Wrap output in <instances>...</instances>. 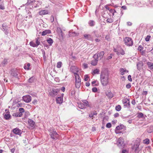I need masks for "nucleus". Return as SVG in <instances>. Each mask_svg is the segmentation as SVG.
<instances>
[{
  "mask_svg": "<svg viewBox=\"0 0 153 153\" xmlns=\"http://www.w3.org/2000/svg\"><path fill=\"white\" fill-rule=\"evenodd\" d=\"M105 39L108 41H109L110 40V36L108 35H107L105 36Z\"/></svg>",
  "mask_w": 153,
  "mask_h": 153,
  "instance_id": "44",
  "label": "nucleus"
},
{
  "mask_svg": "<svg viewBox=\"0 0 153 153\" xmlns=\"http://www.w3.org/2000/svg\"><path fill=\"white\" fill-rule=\"evenodd\" d=\"M93 73L94 74H98L99 73V70L98 69H96L93 71Z\"/></svg>",
  "mask_w": 153,
  "mask_h": 153,
  "instance_id": "33",
  "label": "nucleus"
},
{
  "mask_svg": "<svg viewBox=\"0 0 153 153\" xmlns=\"http://www.w3.org/2000/svg\"><path fill=\"white\" fill-rule=\"evenodd\" d=\"M0 9L2 10H4V6L3 4H0Z\"/></svg>",
  "mask_w": 153,
  "mask_h": 153,
  "instance_id": "55",
  "label": "nucleus"
},
{
  "mask_svg": "<svg viewBox=\"0 0 153 153\" xmlns=\"http://www.w3.org/2000/svg\"><path fill=\"white\" fill-rule=\"evenodd\" d=\"M4 31V32L5 34L7 35H8L9 32L8 29L6 30H5Z\"/></svg>",
  "mask_w": 153,
  "mask_h": 153,
  "instance_id": "49",
  "label": "nucleus"
},
{
  "mask_svg": "<svg viewBox=\"0 0 153 153\" xmlns=\"http://www.w3.org/2000/svg\"><path fill=\"white\" fill-rule=\"evenodd\" d=\"M65 88L64 87H62L61 90L63 91L64 92L65 91Z\"/></svg>",
  "mask_w": 153,
  "mask_h": 153,
  "instance_id": "64",
  "label": "nucleus"
},
{
  "mask_svg": "<svg viewBox=\"0 0 153 153\" xmlns=\"http://www.w3.org/2000/svg\"><path fill=\"white\" fill-rule=\"evenodd\" d=\"M140 144V142L138 140H136L134 145L132 147V149H135L134 151L135 152H137L138 153L139 152V146Z\"/></svg>",
  "mask_w": 153,
  "mask_h": 153,
  "instance_id": "6",
  "label": "nucleus"
},
{
  "mask_svg": "<svg viewBox=\"0 0 153 153\" xmlns=\"http://www.w3.org/2000/svg\"><path fill=\"white\" fill-rule=\"evenodd\" d=\"M109 11L110 12L112 13V16H114V13L116 12L115 10L113 9H110Z\"/></svg>",
  "mask_w": 153,
  "mask_h": 153,
  "instance_id": "35",
  "label": "nucleus"
},
{
  "mask_svg": "<svg viewBox=\"0 0 153 153\" xmlns=\"http://www.w3.org/2000/svg\"><path fill=\"white\" fill-rule=\"evenodd\" d=\"M58 90L56 89H53L52 91L49 93L50 95L53 97H54L57 95Z\"/></svg>",
  "mask_w": 153,
  "mask_h": 153,
  "instance_id": "11",
  "label": "nucleus"
},
{
  "mask_svg": "<svg viewBox=\"0 0 153 153\" xmlns=\"http://www.w3.org/2000/svg\"><path fill=\"white\" fill-rule=\"evenodd\" d=\"M104 54V52L102 51L97 54H95L93 57L94 58H97V60H99L102 58Z\"/></svg>",
  "mask_w": 153,
  "mask_h": 153,
  "instance_id": "5",
  "label": "nucleus"
},
{
  "mask_svg": "<svg viewBox=\"0 0 153 153\" xmlns=\"http://www.w3.org/2000/svg\"><path fill=\"white\" fill-rule=\"evenodd\" d=\"M31 13L30 11H29V12H28L27 14H28V16L25 17L26 19H27V18H30L32 16H31Z\"/></svg>",
  "mask_w": 153,
  "mask_h": 153,
  "instance_id": "41",
  "label": "nucleus"
},
{
  "mask_svg": "<svg viewBox=\"0 0 153 153\" xmlns=\"http://www.w3.org/2000/svg\"><path fill=\"white\" fill-rule=\"evenodd\" d=\"M50 21L51 22H53L54 21V17L53 16H51V17Z\"/></svg>",
  "mask_w": 153,
  "mask_h": 153,
  "instance_id": "53",
  "label": "nucleus"
},
{
  "mask_svg": "<svg viewBox=\"0 0 153 153\" xmlns=\"http://www.w3.org/2000/svg\"><path fill=\"white\" fill-rule=\"evenodd\" d=\"M88 24L90 26L93 27L95 25V22L93 20H91L89 21L88 22Z\"/></svg>",
  "mask_w": 153,
  "mask_h": 153,
  "instance_id": "22",
  "label": "nucleus"
},
{
  "mask_svg": "<svg viewBox=\"0 0 153 153\" xmlns=\"http://www.w3.org/2000/svg\"><path fill=\"white\" fill-rule=\"evenodd\" d=\"M131 87V85L130 83H129L128 84H127L126 85V88H127L129 89Z\"/></svg>",
  "mask_w": 153,
  "mask_h": 153,
  "instance_id": "52",
  "label": "nucleus"
},
{
  "mask_svg": "<svg viewBox=\"0 0 153 153\" xmlns=\"http://www.w3.org/2000/svg\"><path fill=\"white\" fill-rule=\"evenodd\" d=\"M34 78L33 77L30 78L28 80V81L29 82H32L34 81Z\"/></svg>",
  "mask_w": 153,
  "mask_h": 153,
  "instance_id": "37",
  "label": "nucleus"
},
{
  "mask_svg": "<svg viewBox=\"0 0 153 153\" xmlns=\"http://www.w3.org/2000/svg\"><path fill=\"white\" fill-rule=\"evenodd\" d=\"M19 111L20 112H21L22 113L24 112V109L23 108H19Z\"/></svg>",
  "mask_w": 153,
  "mask_h": 153,
  "instance_id": "47",
  "label": "nucleus"
},
{
  "mask_svg": "<svg viewBox=\"0 0 153 153\" xmlns=\"http://www.w3.org/2000/svg\"><path fill=\"white\" fill-rule=\"evenodd\" d=\"M48 11L45 10H41L39 12V14L41 15L47 14H48Z\"/></svg>",
  "mask_w": 153,
  "mask_h": 153,
  "instance_id": "16",
  "label": "nucleus"
},
{
  "mask_svg": "<svg viewBox=\"0 0 153 153\" xmlns=\"http://www.w3.org/2000/svg\"><path fill=\"white\" fill-rule=\"evenodd\" d=\"M47 41L48 43L50 45H51L53 43V41L52 39H51V38H48L47 40Z\"/></svg>",
  "mask_w": 153,
  "mask_h": 153,
  "instance_id": "28",
  "label": "nucleus"
},
{
  "mask_svg": "<svg viewBox=\"0 0 153 153\" xmlns=\"http://www.w3.org/2000/svg\"><path fill=\"white\" fill-rule=\"evenodd\" d=\"M143 116V113L141 112H140L138 113L137 117L139 118H142Z\"/></svg>",
  "mask_w": 153,
  "mask_h": 153,
  "instance_id": "39",
  "label": "nucleus"
},
{
  "mask_svg": "<svg viewBox=\"0 0 153 153\" xmlns=\"http://www.w3.org/2000/svg\"><path fill=\"white\" fill-rule=\"evenodd\" d=\"M35 1V0H28L27 3L30 4V3L33 2Z\"/></svg>",
  "mask_w": 153,
  "mask_h": 153,
  "instance_id": "56",
  "label": "nucleus"
},
{
  "mask_svg": "<svg viewBox=\"0 0 153 153\" xmlns=\"http://www.w3.org/2000/svg\"><path fill=\"white\" fill-rule=\"evenodd\" d=\"M128 80L130 81L131 82L132 81V79L131 78V76L130 75H129L128 76Z\"/></svg>",
  "mask_w": 153,
  "mask_h": 153,
  "instance_id": "48",
  "label": "nucleus"
},
{
  "mask_svg": "<svg viewBox=\"0 0 153 153\" xmlns=\"http://www.w3.org/2000/svg\"><path fill=\"white\" fill-rule=\"evenodd\" d=\"M120 54L122 55H124L125 54V51L123 49H121Z\"/></svg>",
  "mask_w": 153,
  "mask_h": 153,
  "instance_id": "51",
  "label": "nucleus"
},
{
  "mask_svg": "<svg viewBox=\"0 0 153 153\" xmlns=\"http://www.w3.org/2000/svg\"><path fill=\"white\" fill-rule=\"evenodd\" d=\"M106 22L108 23H112L113 22V20L111 18H108L106 20Z\"/></svg>",
  "mask_w": 153,
  "mask_h": 153,
  "instance_id": "38",
  "label": "nucleus"
},
{
  "mask_svg": "<svg viewBox=\"0 0 153 153\" xmlns=\"http://www.w3.org/2000/svg\"><path fill=\"white\" fill-rule=\"evenodd\" d=\"M92 91L94 92H96L97 91V89L96 87H94L92 88Z\"/></svg>",
  "mask_w": 153,
  "mask_h": 153,
  "instance_id": "50",
  "label": "nucleus"
},
{
  "mask_svg": "<svg viewBox=\"0 0 153 153\" xmlns=\"http://www.w3.org/2000/svg\"><path fill=\"white\" fill-rule=\"evenodd\" d=\"M30 66V63L27 64V70H29V69H30L29 67Z\"/></svg>",
  "mask_w": 153,
  "mask_h": 153,
  "instance_id": "59",
  "label": "nucleus"
},
{
  "mask_svg": "<svg viewBox=\"0 0 153 153\" xmlns=\"http://www.w3.org/2000/svg\"><path fill=\"white\" fill-rule=\"evenodd\" d=\"M137 68L138 70H140L142 68L143 66V63L142 62H140L137 63Z\"/></svg>",
  "mask_w": 153,
  "mask_h": 153,
  "instance_id": "13",
  "label": "nucleus"
},
{
  "mask_svg": "<svg viewBox=\"0 0 153 153\" xmlns=\"http://www.w3.org/2000/svg\"><path fill=\"white\" fill-rule=\"evenodd\" d=\"M28 122L29 126L32 129L34 128L35 127V122L32 120L29 119Z\"/></svg>",
  "mask_w": 153,
  "mask_h": 153,
  "instance_id": "8",
  "label": "nucleus"
},
{
  "mask_svg": "<svg viewBox=\"0 0 153 153\" xmlns=\"http://www.w3.org/2000/svg\"><path fill=\"white\" fill-rule=\"evenodd\" d=\"M125 44L128 46H131L133 45V42L132 39L129 37H125L124 39Z\"/></svg>",
  "mask_w": 153,
  "mask_h": 153,
  "instance_id": "4",
  "label": "nucleus"
},
{
  "mask_svg": "<svg viewBox=\"0 0 153 153\" xmlns=\"http://www.w3.org/2000/svg\"><path fill=\"white\" fill-rule=\"evenodd\" d=\"M12 131L16 135H21L22 134L21 130L17 128H16L13 129V130Z\"/></svg>",
  "mask_w": 153,
  "mask_h": 153,
  "instance_id": "10",
  "label": "nucleus"
},
{
  "mask_svg": "<svg viewBox=\"0 0 153 153\" xmlns=\"http://www.w3.org/2000/svg\"><path fill=\"white\" fill-rule=\"evenodd\" d=\"M11 75L15 77L16 78H18V74L16 71L13 70L11 71Z\"/></svg>",
  "mask_w": 153,
  "mask_h": 153,
  "instance_id": "18",
  "label": "nucleus"
},
{
  "mask_svg": "<svg viewBox=\"0 0 153 153\" xmlns=\"http://www.w3.org/2000/svg\"><path fill=\"white\" fill-rule=\"evenodd\" d=\"M2 30L3 31L5 30H6L8 29V27L7 25H6L5 24H3L2 25Z\"/></svg>",
  "mask_w": 153,
  "mask_h": 153,
  "instance_id": "24",
  "label": "nucleus"
},
{
  "mask_svg": "<svg viewBox=\"0 0 153 153\" xmlns=\"http://www.w3.org/2000/svg\"><path fill=\"white\" fill-rule=\"evenodd\" d=\"M84 80L85 81H87L88 80V79L89 78V77L88 76V75H85L84 76Z\"/></svg>",
  "mask_w": 153,
  "mask_h": 153,
  "instance_id": "43",
  "label": "nucleus"
},
{
  "mask_svg": "<svg viewBox=\"0 0 153 153\" xmlns=\"http://www.w3.org/2000/svg\"><path fill=\"white\" fill-rule=\"evenodd\" d=\"M123 128L122 126L120 125V126H118L116 127L115 129V132L116 133H118V131H117L118 130H120L121 129Z\"/></svg>",
  "mask_w": 153,
  "mask_h": 153,
  "instance_id": "25",
  "label": "nucleus"
},
{
  "mask_svg": "<svg viewBox=\"0 0 153 153\" xmlns=\"http://www.w3.org/2000/svg\"><path fill=\"white\" fill-rule=\"evenodd\" d=\"M56 102L57 103L61 104L62 103L63 101V97H58L56 99Z\"/></svg>",
  "mask_w": 153,
  "mask_h": 153,
  "instance_id": "15",
  "label": "nucleus"
},
{
  "mask_svg": "<svg viewBox=\"0 0 153 153\" xmlns=\"http://www.w3.org/2000/svg\"><path fill=\"white\" fill-rule=\"evenodd\" d=\"M17 113H18V117H21L22 115V114L21 112H18Z\"/></svg>",
  "mask_w": 153,
  "mask_h": 153,
  "instance_id": "54",
  "label": "nucleus"
},
{
  "mask_svg": "<svg viewBox=\"0 0 153 153\" xmlns=\"http://www.w3.org/2000/svg\"><path fill=\"white\" fill-rule=\"evenodd\" d=\"M82 103L84 104L85 106L89 107L88 102L86 100H83L82 101Z\"/></svg>",
  "mask_w": 153,
  "mask_h": 153,
  "instance_id": "29",
  "label": "nucleus"
},
{
  "mask_svg": "<svg viewBox=\"0 0 153 153\" xmlns=\"http://www.w3.org/2000/svg\"><path fill=\"white\" fill-rule=\"evenodd\" d=\"M4 117L5 119L8 120L11 117V116L9 114H5Z\"/></svg>",
  "mask_w": 153,
  "mask_h": 153,
  "instance_id": "27",
  "label": "nucleus"
},
{
  "mask_svg": "<svg viewBox=\"0 0 153 153\" xmlns=\"http://www.w3.org/2000/svg\"><path fill=\"white\" fill-rule=\"evenodd\" d=\"M111 123H108L106 125V127L108 128H110L111 127Z\"/></svg>",
  "mask_w": 153,
  "mask_h": 153,
  "instance_id": "45",
  "label": "nucleus"
},
{
  "mask_svg": "<svg viewBox=\"0 0 153 153\" xmlns=\"http://www.w3.org/2000/svg\"><path fill=\"white\" fill-rule=\"evenodd\" d=\"M115 109L117 111H120L121 109V107L120 105H119L116 106L115 107Z\"/></svg>",
  "mask_w": 153,
  "mask_h": 153,
  "instance_id": "36",
  "label": "nucleus"
},
{
  "mask_svg": "<svg viewBox=\"0 0 153 153\" xmlns=\"http://www.w3.org/2000/svg\"><path fill=\"white\" fill-rule=\"evenodd\" d=\"M149 140L148 139H146L144 140V143L146 144H148L149 143Z\"/></svg>",
  "mask_w": 153,
  "mask_h": 153,
  "instance_id": "40",
  "label": "nucleus"
},
{
  "mask_svg": "<svg viewBox=\"0 0 153 153\" xmlns=\"http://www.w3.org/2000/svg\"><path fill=\"white\" fill-rule=\"evenodd\" d=\"M143 49V47L141 45H139L138 48V50L141 52L142 50Z\"/></svg>",
  "mask_w": 153,
  "mask_h": 153,
  "instance_id": "42",
  "label": "nucleus"
},
{
  "mask_svg": "<svg viewBox=\"0 0 153 153\" xmlns=\"http://www.w3.org/2000/svg\"><path fill=\"white\" fill-rule=\"evenodd\" d=\"M85 85L87 86H89L90 85V83L88 82H86L85 83Z\"/></svg>",
  "mask_w": 153,
  "mask_h": 153,
  "instance_id": "62",
  "label": "nucleus"
},
{
  "mask_svg": "<svg viewBox=\"0 0 153 153\" xmlns=\"http://www.w3.org/2000/svg\"><path fill=\"white\" fill-rule=\"evenodd\" d=\"M49 135L51 136V138L53 139L54 140H56L57 139H59V135L53 129L51 130L50 131Z\"/></svg>",
  "mask_w": 153,
  "mask_h": 153,
  "instance_id": "2",
  "label": "nucleus"
},
{
  "mask_svg": "<svg viewBox=\"0 0 153 153\" xmlns=\"http://www.w3.org/2000/svg\"><path fill=\"white\" fill-rule=\"evenodd\" d=\"M109 75L107 74L101 73L100 75L101 82L103 86L107 85L109 82Z\"/></svg>",
  "mask_w": 153,
  "mask_h": 153,
  "instance_id": "1",
  "label": "nucleus"
},
{
  "mask_svg": "<svg viewBox=\"0 0 153 153\" xmlns=\"http://www.w3.org/2000/svg\"><path fill=\"white\" fill-rule=\"evenodd\" d=\"M62 65V62H57V67L58 68H60L61 67Z\"/></svg>",
  "mask_w": 153,
  "mask_h": 153,
  "instance_id": "32",
  "label": "nucleus"
},
{
  "mask_svg": "<svg viewBox=\"0 0 153 153\" xmlns=\"http://www.w3.org/2000/svg\"><path fill=\"white\" fill-rule=\"evenodd\" d=\"M24 101L26 102H29L31 101V97L30 95H27L23 97Z\"/></svg>",
  "mask_w": 153,
  "mask_h": 153,
  "instance_id": "9",
  "label": "nucleus"
},
{
  "mask_svg": "<svg viewBox=\"0 0 153 153\" xmlns=\"http://www.w3.org/2000/svg\"><path fill=\"white\" fill-rule=\"evenodd\" d=\"M74 74L75 77L76 84V88H79L81 85V79L79 75L76 73H74Z\"/></svg>",
  "mask_w": 153,
  "mask_h": 153,
  "instance_id": "3",
  "label": "nucleus"
},
{
  "mask_svg": "<svg viewBox=\"0 0 153 153\" xmlns=\"http://www.w3.org/2000/svg\"><path fill=\"white\" fill-rule=\"evenodd\" d=\"M106 95L109 98H111L113 96V94L111 92H107L106 93Z\"/></svg>",
  "mask_w": 153,
  "mask_h": 153,
  "instance_id": "23",
  "label": "nucleus"
},
{
  "mask_svg": "<svg viewBox=\"0 0 153 153\" xmlns=\"http://www.w3.org/2000/svg\"><path fill=\"white\" fill-rule=\"evenodd\" d=\"M39 39L38 38L37 39H36V44L37 45V46H38L39 45L40 43L39 41Z\"/></svg>",
  "mask_w": 153,
  "mask_h": 153,
  "instance_id": "34",
  "label": "nucleus"
},
{
  "mask_svg": "<svg viewBox=\"0 0 153 153\" xmlns=\"http://www.w3.org/2000/svg\"><path fill=\"white\" fill-rule=\"evenodd\" d=\"M131 103L133 105H134L136 103L135 100H132L131 101Z\"/></svg>",
  "mask_w": 153,
  "mask_h": 153,
  "instance_id": "60",
  "label": "nucleus"
},
{
  "mask_svg": "<svg viewBox=\"0 0 153 153\" xmlns=\"http://www.w3.org/2000/svg\"><path fill=\"white\" fill-rule=\"evenodd\" d=\"M147 65L149 69L151 70L153 69V63L148 62H147Z\"/></svg>",
  "mask_w": 153,
  "mask_h": 153,
  "instance_id": "20",
  "label": "nucleus"
},
{
  "mask_svg": "<svg viewBox=\"0 0 153 153\" xmlns=\"http://www.w3.org/2000/svg\"><path fill=\"white\" fill-rule=\"evenodd\" d=\"M150 38V36H147L145 38V40L147 42L149 40Z\"/></svg>",
  "mask_w": 153,
  "mask_h": 153,
  "instance_id": "46",
  "label": "nucleus"
},
{
  "mask_svg": "<svg viewBox=\"0 0 153 153\" xmlns=\"http://www.w3.org/2000/svg\"><path fill=\"white\" fill-rule=\"evenodd\" d=\"M8 61L6 59H4V60L2 61L1 63V65L2 66H4L6 65H7V64Z\"/></svg>",
  "mask_w": 153,
  "mask_h": 153,
  "instance_id": "21",
  "label": "nucleus"
},
{
  "mask_svg": "<svg viewBox=\"0 0 153 153\" xmlns=\"http://www.w3.org/2000/svg\"><path fill=\"white\" fill-rule=\"evenodd\" d=\"M126 71H127V72H128V71H127L126 69H124L123 68H121L120 69V72H121V74L122 75L124 74L125 72Z\"/></svg>",
  "mask_w": 153,
  "mask_h": 153,
  "instance_id": "31",
  "label": "nucleus"
},
{
  "mask_svg": "<svg viewBox=\"0 0 153 153\" xmlns=\"http://www.w3.org/2000/svg\"><path fill=\"white\" fill-rule=\"evenodd\" d=\"M69 35L70 36L73 37L78 36L79 35V33L75 32H73L72 30H70L69 31Z\"/></svg>",
  "mask_w": 153,
  "mask_h": 153,
  "instance_id": "12",
  "label": "nucleus"
},
{
  "mask_svg": "<svg viewBox=\"0 0 153 153\" xmlns=\"http://www.w3.org/2000/svg\"><path fill=\"white\" fill-rule=\"evenodd\" d=\"M51 33V31L50 30H46L42 31V36H45L47 33Z\"/></svg>",
  "mask_w": 153,
  "mask_h": 153,
  "instance_id": "17",
  "label": "nucleus"
},
{
  "mask_svg": "<svg viewBox=\"0 0 153 153\" xmlns=\"http://www.w3.org/2000/svg\"><path fill=\"white\" fill-rule=\"evenodd\" d=\"M30 45L33 47H37V46L36 43L33 41L30 42Z\"/></svg>",
  "mask_w": 153,
  "mask_h": 153,
  "instance_id": "30",
  "label": "nucleus"
},
{
  "mask_svg": "<svg viewBox=\"0 0 153 153\" xmlns=\"http://www.w3.org/2000/svg\"><path fill=\"white\" fill-rule=\"evenodd\" d=\"M13 116L15 117H18L17 112L14 113L13 114Z\"/></svg>",
  "mask_w": 153,
  "mask_h": 153,
  "instance_id": "57",
  "label": "nucleus"
},
{
  "mask_svg": "<svg viewBox=\"0 0 153 153\" xmlns=\"http://www.w3.org/2000/svg\"><path fill=\"white\" fill-rule=\"evenodd\" d=\"M129 102H129V100H128L127 105V104L126 105H125L124 106H129L130 105Z\"/></svg>",
  "mask_w": 153,
  "mask_h": 153,
  "instance_id": "58",
  "label": "nucleus"
},
{
  "mask_svg": "<svg viewBox=\"0 0 153 153\" xmlns=\"http://www.w3.org/2000/svg\"><path fill=\"white\" fill-rule=\"evenodd\" d=\"M124 140L123 137H120L117 140V143L118 146L121 147L123 145Z\"/></svg>",
  "mask_w": 153,
  "mask_h": 153,
  "instance_id": "7",
  "label": "nucleus"
},
{
  "mask_svg": "<svg viewBox=\"0 0 153 153\" xmlns=\"http://www.w3.org/2000/svg\"><path fill=\"white\" fill-rule=\"evenodd\" d=\"M78 107L81 109H83L85 108V105L82 102L79 103L78 104Z\"/></svg>",
  "mask_w": 153,
  "mask_h": 153,
  "instance_id": "26",
  "label": "nucleus"
},
{
  "mask_svg": "<svg viewBox=\"0 0 153 153\" xmlns=\"http://www.w3.org/2000/svg\"><path fill=\"white\" fill-rule=\"evenodd\" d=\"M123 102L124 105H126V104H127V105L128 101H127L126 100H125L124 101H123Z\"/></svg>",
  "mask_w": 153,
  "mask_h": 153,
  "instance_id": "63",
  "label": "nucleus"
},
{
  "mask_svg": "<svg viewBox=\"0 0 153 153\" xmlns=\"http://www.w3.org/2000/svg\"><path fill=\"white\" fill-rule=\"evenodd\" d=\"M84 38L85 39L90 41H92L93 39L91 37V35L90 34H85L84 35Z\"/></svg>",
  "mask_w": 153,
  "mask_h": 153,
  "instance_id": "14",
  "label": "nucleus"
},
{
  "mask_svg": "<svg viewBox=\"0 0 153 153\" xmlns=\"http://www.w3.org/2000/svg\"><path fill=\"white\" fill-rule=\"evenodd\" d=\"M94 59L91 61V64L94 66L96 65L97 63V61L99 60L97 58H94Z\"/></svg>",
  "mask_w": 153,
  "mask_h": 153,
  "instance_id": "19",
  "label": "nucleus"
},
{
  "mask_svg": "<svg viewBox=\"0 0 153 153\" xmlns=\"http://www.w3.org/2000/svg\"><path fill=\"white\" fill-rule=\"evenodd\" d=\"M114 116L115 117H118L119 116V114L118 113H117L115 114Z\"/></svg>",
  "mask_w": 153,
  "mask_h": 153,
  "instance_id": "61",
  "label": "nucleus"
}]
</instances>
